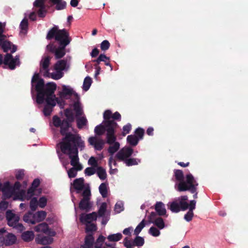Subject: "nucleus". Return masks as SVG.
<instances>
[{"label": "nucleus", "instance_id": "nucleus-3", "mask_svg": "<svg viewBox=\"0 0 248 248\" xmlns=\"http://www.w3.org/2000/svg\"><path fill=\"white\" fill-rule=\"evenodd\" d=\"M117 123L108 122L106 126L98 130L100 126H96L94 128V133L98 136H102L106 134V143L109 145L108 149V153L112 156L117 152L120 147V143L116 141L117 138L115 135V130L118 127Z\"/></svg>", "mask_w": 248, "mask_h": 248}, {"label": "nucleus", "instance_id": "nucleus-47", "mask_svg": "<svg viewBox=\"0 0 248 248\" xmlns=\"http://www.w3.org/2000/svg\"><path fill=\"white\" fill-rule=\"evenodd\" d=\"M56 72H53L50 73V76L49 78L51 77L52 78L54 79H59L62 78L63 76V74L62 72V71L56 70Z\"/></svg>", "mask_w": 248, "mask_h": 248}, {"label": "nucleus", "instance_id": "nucleus-55", "mask_svg": "<svg viewBox=\"0 0 248 248\" xmlns=\"http://www.w3.org/2000/svg\"><path fill=\"white\" fill-rule=\"evenodd\" d=\"M124 210V204L121 202H117L115 205V211L119 213Z\"/></svg>", "mask_w": 248, "mask_h": 248}, {"label": "nucleus", "instance_id": "nucleus-56", "mask_svg": "<svg viewBox=\"0 0 248 248\" xmlns=\"http://www.w3.org/2000/svg\"><path fill=\"white\" fill-rule=\"evenodd\" d=\"M113 164V165L115 166H117L116 161L113 158L112 156H111L109 157V160H108V164H109V166L110 168V173H112L113 171L114 172V171H117V169H113V170L111 169V164Z\"/></svg>", "mask_w": 248, "mask_h": 248}, {"label": "nucleus", "instance_id": "nucleus-59", "mask_svg": "<svg viewBox=\"0 0 248 248\" xmlns=\"http://www.w3.org/2000/svg\"><path fill=\"white\" fill-rule=\"evenodd\" d=\"M16 217H18V216L16 215L14 213H12L11 210H8L6 213V217L8 221L9 220H11V219L15 218Z\"/></svg>", "mask_w": 248, "mask_h": 248}, {"label": "nucleus", "instance_id": "nucleus-54", "mask_svg": "<svg viewBox=\"0 0 248 248\" xmlns=\"http://www.w3.org/2000/svg\"><path fill=\"white\" fill-rule=\"evenodd\" d=\"M96 172V170L93 167H88L84 170L85 174L87 176H91Z\"/></svg>", "mask_w": 248, "mask_h": 248}, {"label": "nucleus", "instance_id": "nucleus-2", "mask_svg": "<svg viewBox=\"0 0 248 248\" xmlns=\"http://www.w3.org/2000/svg\"><path fill=\"white\" fill-rule=\"evenodd\" d=\"M5 23H2L0 22V47L3 49L4 52H7L11 50V53H14L17 50L16 46L14 45L11 42L7 39V36L4 34V30L5 28ZM3 63L11 70H14L16 66H19L20 61L19 56L16 55L13 58L12 54L7 53L4 58L0 54V66Z\"/></svg>", "mask_w": 248, "mask_h": 248}, {"label": "nucleus", "instance_id": "nucleus-25", "mask_svg": "<svg viewBox=\"0 0 248 248\" xmlns=\"http://www.w3.org/2000/svg\"><path fill=\"white\" fill-rule=\"evenodd\" d=\"M50 236L38 235L36 238V241L38 243L42 245L50 244L53 242V238Z\"/></svg>", "mask_w": 248, "mask_h": 248}, {"label": "nucleus", "instance_id": "nucleus-50", "mask_svg": "<svg viewBox=\"0 0 248 248\" xmlns=\"http://www.w3.org/2000/svg\"><path fill=\"white\" fill-rule=\"evenodd\" d=\"M54 125L56 127H60L62 124V121L57 115H55L52 118Z\"/></svg>", "mask_w": 248, "mask_h": 248}, {"label": "nucleus", "instance_id": "nucleus-43", "mask_svg": "<svg viewBox=\"0 0 248 248\" xmlns=\"http://www.w3.org/2000/svg\"><path fill=\"white\" fill-rule=\"evenodd\" d=\"M38 206H39L37 198L36 197L32 198L30 201V207L32 211L36 210Z\"/></svg>", "mask_w": 248, "mask_h": 248}, {"label": "nucleus", "instance_id": "nucleus-5", "mask_svg": "<svg viewBox=\"0 0 248 248\" xmlns=\"http://www.w3.org/2000/svg\"><path fill=\"white\" fill-rule=\"evenodd\" d=\"M174 176L177 181L175 185V188L177 191L181 192L188 190L191 193L196 192L198 183L191 173L187 174L185 180L183 171L176 170H174Z\"/></svg>", "mask_w": 248, "mask_h": 248}, {"label": "nucleus", "instance_id": "nucleus-27", "mask_svg": "<svg viewBox=\"0 0 248 248\" xmlns=\"http://www.w3.org/2000/svg\"><path fill=\"white\" fill-rule=\"evenodd\" d=\"M155 210L159 216H164L166 213L165 205L161 202H156L155 205Z\"/></svg>", "mask_w": 248, "mask_h": 248}, {"label": "nucleus", "instance_id": "nucleus-38", "mask_svg": "<svg viewBox=\"0 0 248 248\" xmlns=\"http://www.w3.org/2000/svg\"><path fill=\"white\" fill-rule=\"evenodd\" d=\"M19 27L20 32L22 33L26 34L28 29V21L26 18H24L20 22Z\"/></svg>", "mask_w": 248, "mask_h": 248}, {"label": "nucleus", "instance_id": "nucleus-48", "mask_svg": "<svg viewBox=\"0 0 248 248\" xmlns=\"http://www.w3.org/2000/svg\"><path fill=\"white\" fill-rule=\"evenodd\" d=\"M144 219H143L136 227L134 230V234L138 235L145 226Z\"/></svg>", "mask_w": 248, "mask_h": 248}, {"label": "nucleus", "instance_id": "nucleus-7", "mask_svg": "<svg viewBox=\"0 0 248 248\" xmlns=\"http://www.w3.org/2000/svg\"><path fill=\"white\" fill-rule=\"evenodd\" d=\"M69 143L68 142H60L57 144L62 153L64 154L68 155L69 158L71 159L70 164L75 167L80 164L79 162V158L78 156V145L76 143Z\"/></svg>", "mask_w": 248, "mask_h": 248}, {"label": "nucleus", "instance_id": "nucleus-24", "mask_svg": "<svg viewBox=\"0 0 248 248\" xmlns=\"http://www.w3.org/2000/svg\"><path fill=\"white\" fill-rule=\"evenodd\" d=\"M94 243V237L92 234L87 235L85 238L84 245L81 246L80 248H91Z\"/></svg>", "mask_w": 248, "mask_h": 248}, {"label": "nucleus", "instance_id": "nucleus-26", "mask_svg": "<svg viewBox=\"0 0 248 248\" xmlns=\"http://www.w3.org/2000/svg\"><path fill=\"white\" fill-rule=\"evenodd\" d=\"M77 100L73 104V109L76 112V116L78 117L83 115V111L81 105L79 102V99Z\"/></svg>", "mask_w": 248, "mask_h": 248}, {"label": "nucleus", "instance_id": "nucleus-14", "mask_svg": "<svg viewBox=\"0 0 248 248\" xmlns=\"http://www.w3.org/2000/svg\"><path fill=\"white\" fill-rule=\"evenodd\" d=\"M73 186L78 194L80 193L82 191V192L84 191L86 188L90 189L88 185L84 184V179L83 178H77L74 180Z\"/></svg>", "mask_w": 248, "mask_h": 248}, {"label": "nucleus", "instance_id": "nucleus-42", "mask_svg": "<svg viewBox=\"0 0 248 248\" xmlns=\"http://www.w3.org/2000/svg\"><path fill=\"white\" fill-rule=\"evenodd\" d=\"M122 238V234L121 233L112 234L108 236V239L109 242H117L119 241Z\"/></svg>", "mask_w": 248, "mask_h": 248}, {"label": "nucleus", "instance_id": "nucleus-58", "mask_svg": "<svg viewBox=\"0 0 248 248\" xmlns=\"http://www.w3.org/2000/svg\"><path fill=\"white\" fill-rule=\"evenodd\" d=\"M38 202L39 206L41 208H44L47 203V199L45 197H41Z\"/></svg>", "mask_w": 248, "mask_h": 248}, {"label": "nucleus", "instance_id": "nucleus-62", "mask_svg": "<svg viewBox=\"0 0 248 248\" xmlns=\"http://www.w3.org/2000/svg\"><path fill=\"white\" fill-rule=\"evenodd\" d=\"M19 220V217H16L15 218L11 219V220H9L7 221V223L9 226L11 227H14L15 226L16 224Z\"/></svg>", "mask_w": 248, "mask_h": 248}, {"label": "nucleus", "instance_id": "nucleus-32", "mask_svg": "<svg viewBox=\"0 0 248 248\" xmlns=\"http://www.w3.org/2000/svg\"><path fill=\"white\" fill-rule=\"evenodd\" d=\"M85 232L88 234H92L93 236V232L97 230L96 225L93 223H85Z\"/></svg>", "mask_w": 248, "mask_h": 248}, {"label": "nucleus", "instance_id": "nucleus-35", "mask_svg": "<svg viewBox=\"0 0 248 248\" xmlns=\"http://www.w3.org/2000/svg\"><path fill=\"white\" fill-rule=\"evenodd\" d=\"M36 223L44 220L46 216V213L44 211H38L34 214Z\"/></svg>", "mask_w": 248, "mask_h": 248}, {"label": "nucleus", "instance_id": "nucleus-44", "mask_svg": "<svg viewBox=\"0 0 248 248\" xmlns=\"http://www.w3.org/2000/svg\"><path fill=\"white\" fill-rule=\"evenodd\" d=\"M99 192L103 198L107 197L108 191L107 185L105 183H102L99 187Z\"/></svg>", "mask_w": 248, "mask_h": 248}, {"label": "nucleus", "instance_id": "nucleus-45", "mask_svg": "<svg viewBox=\"0 0 248 248\" xmlns=\"http://www.w3.org/2000/svg\"><path fill=\"white\" fill-rule=\"evenodd\" d=\"M107 204L106 202H102L98 210V216L103 217L105 216V214L107 211Z\"/></svg>", "mask_w": 248, "mask_h": 248}, {"label": "nucleus", "instance_id": "nucleus-20", "mask_svg": "<svg viewBox=\"0 0 248 248\" xmlns=\"http://www.w3.org/2000/svg\"><path fill=\"white\" fill-rule=\"evenodd\" d=\"M103 118L104 121H103L102 124H101L97 126H100L98 128V130H100L101 128H104L106 126L107 123L108 122H113L116 123L113 120H111L112 118V112L110 110H107L105 111L103 114Z\"/></svg>", "mask_w": 248, "mask_h": 248}, {"label": "nucleus", "instance_id": "nucleus-8", "mask_svg": "<svg viewBox=\"0 0 248 248\" xmlns=\"http://www.w3.org/2000/svg\"><path fill=\"white\" fill-rule=\"evenodd\" d=\"M46 0H35L33 2V6L37 11L39 17H44L46 10L45 4ZM53 5H55V8L57 10H61L65 9L66 2L63 0H50Z\"/></svg>", "mask_w": 248, "mask_h": 248}, {"label": "nucleus", "instance_id": "nucleus-21", "mask_svg": "<svg viewBox=\"0 0 248 248\" xmlns=\"http://www.w3.org/2000/svg\"><path fill=\"white\" fill-rule=\"evenodd\" d=\"M16 236L11 233H7L6 232L4 236V245L6 246L12 245L16 243Z\"/></svg>", "mask_w": 248, "mask_h": 248}, {"label": "nucleus", "instance_id": "nucleus-17", "mask_svg": "<svg viewBox=\"0 0 248 248\" xmlns=\"http://www.w3.org/2000/svg\"><path fill=\"white\" fill-rule=\"evenodd\" d=\"M149 221L155 225H156L159 229H162L165 227V223L163 219L160 217H157V214L152 212L149 216Z\"/></svg>", "mask_w": 248, "mask_h": 248}, {"label": "nucleus", "instance_id": "nucleus-41", "mask_svg": "<svg viewBox=\"0 0 248 248\" xmlns=\"http://www.w3.org/2000/svg\"><path fill=\"white\" fill-rule=\"evenodd\" d=\"M92 82V78L89 77H86L84 80L82 87L83 90L85 91H87L89 89Z\"/></svg>", "mask_w": 248, "mask_h": 248}, {"label": "nucleus", "instance_id": "nucleus-11", "mask_svg": "<svg viewBox=\"0 0 248 248\" xmlns=\"http://www.w3.org/2000/svg\"><path fill=\"white\" fill-rule=\"evenodd\" d=\"M51 58L49 56L42 58L40 62V72L45 77H49L50 73L49 71V66Z\"/></svg>", "mask_w": 248, "mask_h": 248}, {"label": "nucleus", "instance_id": "nucleus-61", "mask_svg": "<svg viewBox=\"0 0 248 248\" xmlns=\"http://www.w3.org/2000/svg\"><path fill=\"white\" fill-rule=\"evenodd\" d=\"M40 184V180L38 178H36L33 180L31 186L29 188H32V190L35 191V189L39 186Z\"/></svg>", "mask_w": 248, "mask_h": 248}, {"label": "nucleus", "instance_id": "nucleus-52", "mask_svg": "<svg viewBox=\"0 0 248 248\" xmlns=\"http://www.w3.org/2000/svg\"><path fill=\"white\" fill-rule=\"evenodd\" d=\"M149 233L153 236L155 237L158 236L160 234L159 231L154 227H152L150 228L149 230Z\"/></svg>", "mask_w": 248, "mask_h": 248}, {"label": "nucleus", "instance_id": "nucleus-33", "mask_svg": "<svg viewBox=\"0 0 248 248\" xmlns=\"http://www.w3.org/2000/svg\"><path fill=\"white\" fill-rule=\"evenodd\" d=\"M77 117V126L78 128L81 129L84 126H85L88 124V121L86 117L84 116H80Z\"/></svg>", "mask_w": 248, "mask_h": 248}, {"label": "nucleus", "instance_id": "nucleus-13", "mask_svg": "<svg viewBox=\"0 0 248 248\" xmlns=\"http://www.w3.org/2000/svg\"><path fill=\"white\" fill-rule=\"evenodd\" d=\"M133 150L129 147H125L121 149L116 155L115 157L120 161H124L133 154Z\"/></svg>", "mask_w": 248, "mask_h": 248}, {"label": "nucleus", "instance_id": "nucleus-23", "mask_svg": "<svg viewBox=\"0 0 248 248\" xmlns=\"http://www.w3.org/2000/svg\"><path fill=\"white\" fill-rule=\"evenodd\" d=\"M34 191L32 190V188H29L27 192L24 190H22L20 192V195L21 198L20 200L21 201H24L25 200H31L32 196L34 195Z\"/></svg>", "mask_w": 248, "mask_h": 248}, {"label": "nucleus", "instance_id": "nucleus-37", "mask_svg": "<svg viewBox=\"0 0 248 248\" xmlns=\"http://www.w3.org/2000/svg\"><path fill=\"white\" fill-rule=\"evenodd\" d=\"M96 173L101 180H104L107 178L106 170L102 167H98L96 169Z\"/></svg>", "mask_w": 248, "mask_h": 248}, {"label": "nucleus", "instance_id": "nucleus-19", "mask_svg": "<svg viewBox=\"0 0 248 248\" xmlns=\"http://www.w3.org/2000/svg\"><path fill=\"white\" fill-rule=\"evenodd\" d=\"M97 215L95 212L88 214H81L80 217V220L83 223H90L91 221L96 220Z\"/></svg>", "mask_w": 248, "mask_h": 248}, {"label": "nucleus", "instance_id": "nucleus-16", "mask_svg": "<svg viewBox=\"0 0 248 248\" xmlns=\"http://www.w3.org/2000/svg\"><path fill=\"white\" fill-rule=\"evenodd\" d=\"M34 231L36 232H42L50 236H54L56 234L55 232L52 231L45 222L41 223L34 227Z\"/></svg>", "mask_w": 248, "mask_h": 248}, {"label": "nucleus", "instance_id": "nucleus-31", "mask_svg": "<svg viewBox=\"0 0 248 248\" xmlns=\"http://www.w3.org/2000/svg\"><path fill=\"white\" fill-rule=\"evenodd\" d=\"M106 237L102 235L99 236L96 241L94 243V248H106L104 246Z\"/></svg>", "mask_w": 248, "mask_h": 248}, {"label": "nucleus", "instance_id": "nucleus-18", "mask_svg": "<svg viewBox=\"0 0 248 248\" xmlns=\"http://www.w3.org/2000/svg\"><path fill=\"white\" fill-rule=\"evenodd\" d=\"M72 94H74L77 99H79V97L76 93L74 92L72 89L70 88L69 86L66 85L62 86V91L59 92V95L61 99H67V97L70 96Z\"/></svg>", "mask_w": 248, "mask_h": 248}, {"label": "nucleus", "instance_id": "nucleus-46", "mask_svg": "<svg viewBox=\"0 0 248 248\" xmlns=\"http://www.w3.org/2000/svg\"><path fill=\"white\" fill-rule=\"evenodd\" d=\"M65 115L67 118V120L68 122L72 123L74 121L75 117L73 113L69 109H66L65 110Z\"/></svg>", "mask_w": 248, "mask_h": 248}, {"label": "nucleus", "instance_id": "nucleus-60", "mask_svg": "<svg viewBox=\"0 0 248 248\" xmlns=\"http://www.w3.org/2000/svg\"><path fill=\"white\" fill-rule=\"evenodd\" d=\"M6 230L4 228L0 229V247L4 245V236Z\"/></svg>", "mask_w": 248, "mask_h": 248}, {"label": "nucleus", "instance_id": "nucleus-39", "mask_svg": "<svg viewBox=\"0 0 248 248\" xmlns=\"http://www.w3.org/2000/svg\"><path fill=\"white\" fill-rule=\"evenodd\" d=\"M109 58L107 57L105 54H101L96 59L97 61H101L105 62V65L110 67V70H112V66L111 65L109 62Z\"/></svg>", "mask_w": 248, "mask_h": 248}, {"label": "nucleus", "instance_id": "nucleus-15", "mask_svg": "<svg viewBox=\"0 0 248 248\" xmlns=\"http://www.w3.org/2000/svg\"><path fill=\"white\" fill-rule=\"evenodd\" d=\"M88 142L90 145L93 146L94 149L97 151H101L103 149L105 141L99 138L96 137H91L88 139Z\"/></svg>", "mask_w": 248, "mask_h": 248}, {"label": "nucleus", "instance_id": "nucleus-4", "mask_svg": "<svg viewBox=\"0 0 248 248\" xmlns=\"http://www.w3.org/2000/svg\"><path fill=\"white\" fill-rule=\"evenodd\" d=\"M54 38L56 41L59 42L60 45V46L57 47L54 52L56 59H59L63 57L65 54V47L70 43L71 39L65 29L59 30L58 27L56 26L48 31L46 37L47 40H51Z\"/></svg>", "mask_w": 248, "mask_h": 248}, {"label": "nucleus", "instance_id": "nucleus-10", "mask_svg": "<svg viewBox=\"0 0 248 248\" xmlns=\"http://www.w3.org/2000/svg\"><path fill=\"white\" fill-rule=\"evenodd\" d=\"M83 198L79 203V208L80 210L89 212L93 205V202H91V190L86 188L81 193Z\"/></svg>", "mask_w": 248, "mask_h": 248}, {"label": "nucleus", "instance_id": "nucleus-22", "mask_svg": "<svg viewBox=\"0 0 248 248\" xmlns=\"http://www.w3.org/2000/svg\"><path fill=\"white\" fill-rule=\"evenodd\" d=\"M69 66V63L67 60H61L58 61L54 65L55 70L63 71L67 69Z\"/></svg>", "mask_w": 248, "mask_h": 248}, {"label": "nucleus", "instance_id": "nucleus-40", "mask_svg": "<svg viewBox=\"0 0 248 248\" xmlns=\"http://www.w3.org/2000/svg\"><path fill=\"white\" fill-rule=\"evenodd\" d=\"M124 162L127 166H131L138 165L140 162V159L135 158H128L126 159Z\"/></svg>", "mask_w": 248, "mask_h": 248}, {"label": "nucleus", "instance_id": "nucleus-49", "mask_svg": "<svg viewBox=\"0 0 248 248\" xmlns=\"http://www.w3.org/2000/svg\"><path fill=\"white\" fill-rule=\"evenodd\" d=\"M135 135H136L140 140H141L143 139L144 130L142 128L138 127L135 130Z\"/></svg>", "mask_w": 248, "mask_h": 248}, {"label": "nucleus", "instance_id": "nucleus-28", "mask_svg": "<svg viewBox=\"0 0 248 248\" xmlns=\"http://www.w3.org/2000/svg\"><path fill=\"white\" fill-rule=\"evenodd\" d=\"M23 220L29 224H36L34 214L31 212H29L26 214L23 217Z\"/></svg>", "mask_w": 248, "mask_h": 248}, {"label": "nucleus", "instance_id": "nucleus-53", "mask_svg": "<svg viewBox=\"0 0 248 248\" xmlns=\"http://www.w3.org/2000/svg\"><path fill=\"white\" fill-rule=\"evenodd\" d=\"M131 124L129 123L124 125L123 127V135L125 136L126 134H128L131 130Z\"/></svg>", "mask_w": 248, "mask_h": 248}, {"label": "nucleus", "instance_id": "nucleus-51", "mask_svg": "<svg viewBox=\"0 0 248 248\" xmlns=\"http://www.w3.org/2000/svg\"><path fill=\"white\" fill-rule=\"evenodd\" d=\"M194 216L193 211L191 210H188V211L185 215L184 219L187 222H189L192 220Z\"/></svg>", "mask_w": 248, "mask_h": 248}, {"label": "nucleus", "instance_id": "nucleus-6", "mask_svg": "<svg viewBox=\"0 0 248 248\" xmlns=\"http://www.w3.org/2000/svg\"><path fill=\"white\" fill-rule=\"evenodd\" d=\"M71 123L67 120H63L62 124L60 126V133L62 135L65 136L61 142H64L71 143H76L78 145V148L81 150H83L85 147L84 142L81 140L79 135L73 134L71 132H67L69 128L71 127Z\"/></svg>", "mask_w": 248, "mask_h": 248}, {"label": "nucleus", "instance_id": "nucleus-12", "mask_svg": "<svg viewBox=\"0 0 248 248\" xmlns=\"http://www.w3.org/2000/svg\"><path fill=\"white\" fill-rule=\"evenodd\" d=\"M143 238L137 236L134 240H130L126 237L124 240V245L126 248H134L135 246L141 247L143 245Z\"/></svg>", "mask_w": 248, "mask_h": 248}, {"label": "nucleus", "instance_id": "nucleus-57", "mask_svg": "<svg viewBox=\"0 0 248 248\" xmlns=\"http://www.w3.org/2000/svg\"><path fill=\"white\" fill-rule=\"evenodd\" d=\"M110 46V43L108 40H104L100 45V47L102 50L106 51L108 50Z\"/></svg>", "mask_w": 248, "mask_h": 248}, {"label": "nucleus", "instance_id": "nucleus-1", "mask_svg": "<svg viewBox=\"0 0 248 248\" xmlns=\"http://www.w3.org/2000/svg\"><path fill=\"white\" fill-rule=\"evenodd\" d=\"M31 93H33V88L37 92L36 102L42 104L46 100V104L45 106L43 113L46 116H49L53 108L56 103H60V99L56 97L54 94L57 85L53 82H49L45 85L43 79L40 78L39 74L35 73L32 77L31 81Z\"/></svg>", "mask_w": 248, "mask_h": 248}, {"label": "nucleus", "instance_id": "nucleus-9", "mask_svg": "<svg viewBox=\"0 0 248 248\" xmlns=\"http://www.w3.org/2000/svg\"><path fill=\"white\" fill-rule=\"evenodd\" d=\"M187 196H182L168 203V209L173 213H178L180 211H185L188 208Z\"/></svg>", "mask_w": 248, "mask_h": 248}, {"label": "nucleus", "instance_id": "nucleus-36", "mask_svg": "<svg viewBox=\"0 0 248 248\" xmlns=\"http://www.w3.org/2000/svg\"><path fill=\"white\" fill-rule=\"evenodd\" d=\"M22 239L26 242H30L34 238V234L32 231L24 232L21 235Z\"/></svg>", "mask_w": 248, "mask_h": 248}, {"label": "nucleus", "instance_id": "nucleus-64", "mask_svg": "<svg viewBox=\"0 0 248 248\" xmlns=\"http://www.w3.org/2000/svg\"><path fill=\"white\" fill-rule=\"evenodd\" d=\"M24 175V170H18L16 174V177L17 180H21Z\"/></svg>", "mask_w": 248, "mask_h": 248}, {"label": "nucleus", "instance_id": "nucleus-30", "mask_svg": "<svg viewBox=\"0 0 248 248\" xmlns=\"http://www.w3.org/2000/svg\"><path fill=\"white\" fill-rule=\"evenodd\" d=\"M3 194L7 198L11 197L14 194L15 191L12 186H10L9 183L7 182L2 189Z\"/></svg>", "mask_w": 248, "mask_h": 248}, {"label": "nucleus", "instance_id": "nucleus-29", "mask_svg": "<svg viewBox=\"0 0 248 248\" xmlns=\"http://www.w3.org/2000/svg\"><path fill=\"white\" fill-rule=\"evenodd\" d=\"M83 169L81 164L78 165L77 167H73L67 170L68 177L70 178H74L77 175V171L81 170Z\"/></svg>", "mask_w": 248, "mask_h": 248}, {"label": "nucleus", "instance_id": "nucleus-34", "mask_svg": "<svg viewBox=\"0 0 248 248\" xmlns=\"http://www.w3.org/2000/svg\"><path fill=\"white\" fill-rule=\"evenodd\" d=\"M126 140L127 142L132 146H136L140 140L135 135H128Z\"/></svg>", "mask_w": 248, "mask_h": 248}, {"label": "nucleus", "instance_id": "nucleus-63", "mask_svg": "<svg viewBox=\"0 0 248 248\" xmlns=\"http://www.w3.org/2000/svg\"><path fill=\"white\" fill-rule=\"evenodd\" d=\"M88 164L93 167H96L97 166V162L94 157L92 156L88 160Z\"/></svg>", "mask_w": 248, "mask_h": 248}]
</instances>
